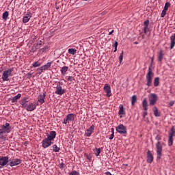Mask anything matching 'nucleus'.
I'll return each mask as SVG.
<instances>
[{"mask_svg": "<svg viewBox=\"0 0 175 175\" xmlns=\"http://www.w3.org/2000/svg\"><path fill=\"white\" fill-rule=\"evenodd\" d=\"M53 62H49L45 65H42V66H40L38 70H41V72L46 71V70H49V68H51V65L53 64Z\"/></svg>", "mask_w": 175, "mask_h": 175, "instance_id": "nucleus-17", "label": "nucleus"}, {"mask_svg": "<svg viewBox=\"0 0 175 175\" xmlns=\"http://www.w3.org/2000/svg\"><path fill=\"white\" fill-rule=\"evenodd\" d=\"M113 46L115 47V50H113V52L116 53V51H117L118 44H114Z\"/></svg>", "mask_w": 175, "mask_h": 175, "instance_id": "nucleus-45", "label": "nucleus"}, {"mask_svg": "<svg viewBox=\"0 0 175 175\" xmlns=\"http://www.w3.org/2000/svg\"><path fill=\"white\" fill-rule=\"evenodd\" d=\"M159 85V78L157 77L154 80V86L157 87Z\"/></svg>", "mask_w": 175, "mask_h": 175, "instance_id": "nucleus-32", "label": "nucleus"}, {"mask_svg": "<svg viewBox=\"0 0 175 175\" xmlns=\"http://www.w3.org/2000/svg\"><path fill=\"white\" fill-rule=\"evenodd\" d=\"M95 129V124H92L90 127L85 131V136L90 137L92 135V133Z\"/></svg>", "mask_w": 175, "mask_h": 175, "instance_id": "nucleus-15", "label": "nucleus"}, {"mask_svg": "<svg viewBox=\"0 0 175 175\" xmlns=\"http://www.w3.org/2000/svg\"><path fill=\"white\" fill-rule=\"evenodd\" d=\"M111 133L113 135V136H115V129H111Z\"/></svg>", "mask_w": 175, "mask_h": 175, "instance_id": "nucleus-48", "label": "nucleus"}, {"mask_svg": "<svg viewBox=\"0 0 175 175\" xmlns=\"http://www.w3.org/2000/svg\"><path fill=\"white\" fill-rule=\"evenodd\" d=\"M1 165H0V170H1Z\"/></svg>", "mask_w": 175, "mask_h": 175, "instance_id": "nucleus-55", "label": "nucleus"}, {"mask_svg": "<svg viewBox=\"0 0 175 175\" xmlns=\"http://www.w3.org/2000/svg\"><path fill=\"white\" fill-rule=\"evenodd\" d=\"M123 58H124V51H122L119 57L120 63H122V62L123 61Z\"/></svg>", "mask_w": 175, "mask_h": 175, "instance_id": "nucleus-39", "label": "nucleus"}, {"mask_svg": "<svg viewBox=\"0 0 175 175\" xmlns=\"http://www.w3.org/2000/svg\"><path fill=\"white\" fill-rule=\"evenodd\" d=\"M36 109V104L33 103H28L27 107V111H33Z\"/></svg>", "mask_w": 175, "mask_h": 175, "instance_id": "nucleus-18", "label": "nucleus"}, {"mask_svg": "<svg viewBox=\"0 0 175 175\" xmlns=\"http://www.w3.org/2000/svg\"><path fill=\"white\" fill-rule=\"evenodd\" d=\"M151 62H152V63H153V62H154V57H152V58L151 59Z\"/></svg>", "mask_w": 175, "mask_h": 175, "instance_id": "nucleus-53", "label": "nucleus"}, {"mask_svg": "<svg viewBox=\"0 0 175 175\" xmlns=\"http://www.w3.org/2000/svg\"><path fill=\"white\" fill-rule=\"evenodd\" d=\"M59 167L63 170V168H64V163H61L59 165Z\"/></svg>", "mask_w": 175, "mask_h": 175, "instance_id": "nucleus-42", "label": "nucleus"}, {"mask_svg": "<svg viewBox=\"0 0 175 175\" xmlns=\"http://www.w3.org/2000/svg\"><path fill=\"white\" fill-rule=\"evenodd\" d=\"M21 97V94H18L16 96H14L12 99V103H15V102H17V100H19Z\"/></svg>", "mask_w": 175, "mask_h": 175, "instance_id": "nucleus-27", "label": "nucleus"}, {"mask_svg": "<svg viewBox=\"0 0 175 175\" xmlns=\"http://www.w3.org/2000/svg\"><path fill=\"white\" fill-rule=\"evenodd\" d=\"M65 93H66V89H63L60 85H56L55 94L57 95H63V94Z\"/></svg>", "mask_w": 175, "mask_h": 175, "instance_id": "nucleus-14", "label": "nucleus"}, {"mask_svg": "<svg viewBox=\"0 0 175 175\" xmlns=\"http://www.w3.org/2000/svg\"><path fill=\"white\" fill-rule=\"evenodd\" d=\"M175 136V129L172 127L171 132L169 133L168 146L172 147L173 146V137Z\"/></svg>", "mask_w": 175, "mask_h": 175, "instance_id": "nucleus-9", "label": "nucleus"}, {"mask_svg": "<svg viewBox=\"0 0 175 175\" xmlns=\"http://www.w3.org/2000/svg\"><path fill=\"white\" fill-rule=\"evenodd\" d=\"M68 53L72 54V55H75V54H77V49H73V48H70L68 49Z\"/></svg>", "mask_w": 175, "mask_h": 175, "instance_id": "nucleus-30", "label": "nucleus"}, {"mask_svg": "<svg viewBox=\"0 0 175 175\" xmlns=\"http://www.w3.org/2000/svg\"><path fill=\"white\" fill-rule=\"evenodd\" d=\"M156 140H158L159 142L156 144V151L157 153V159H161L163 155V146L161 144V142H159V140H161V137L160 135L156 136Z\"/></svg>", "mask_w": 175, "mask_h": 175, "instance_id": "nucleus-3", "label": "nucleus"}, {"mask_svg": "<svg viewBox=\"0 0 175 175\" xmlns=\"http://www.w3.org/2000/svg\"><path fill=\"white\" fill-rule=\"evenodd\" d=\"M153 111H154V115L155 116V117H160L161 113L157 107H154Z\"/></svg>", "mask_w": 175, "mask_h": 175, "instance_id": "nucleus-28", "label": "nucleus"}, {"mask_svg": "<svg viewBox=\"0 0 175 175\" xmlns=\"http://www.w3.org/2000/svg\"><path fill=\"white\" fill-rule=\"evenodd\" d=\"M174 47V44H171L170 49H173Z\"/></svg>", "mask_w": 175, "mask_h": 175, "instance_id": "nucleus-52", "label": "nucleus"}, {"mask_svg": "<svg viewBox=\"0 0 175 175\" xmlns=\"http://www.w3.org/2000/svg\"><path fill=\"white\" fill-rule=\"evenodd\" d=\"M158 100V96L156 94H150L149 96L150 105H154Z\"/></svg>", "mask_w": 175, "mask_h": 175, "instance_id": "nucleus-11", "label": "nucleus"}, {"mask_svg": "<svg viewBox=\"0 0 175 175\" xmlns=\"http://www.w3.org/2000/svg\"><path fill=\"white\" fill-rule=\"evenodd\" d=\"M14 68H9L8 70H6L5 71H3L2 79L3 81H9L10 79L9 77L12 76V72L13 71Z\"/></svg>", "mask_w": 175, "mask_h": 175, "instance_id": "nucleus-5", "label": "nucleus"}, {"mask_svg": "<svg viewBox=\"0 0 175 175\" xmlns=\"http://www.w3.org/2000/svg\"><path fill=\"white\" fill-rule=\"evenodd\" d=\"M85 157L87 158V159L90 161H92V154L91 153L88 154V153H85Z\"/></svg>", "mask_w": 175, "mask_h": 175, "instance_id": "nucleus-35", "label": "nucleus"}, {"mask_svg": "<svg viewBox=\"0 0 175 175\" xmlns=\"http://www.w3.org/2000/svg\"><path fill=\"white\" fill-rule=\"evenodd\" d=\"M68 66H63L61 69V73L62 76H65L66 72L68 71Z\"/></svg>", "mask_w": 175, "mask_h": 175, "instance_id": "nucleus-24", "label": "nucleus"}, {"mask_svg": "<svg viewBox=\"0 0 175 175\" xmlns=\"http://www.w3.org/2000/svg\"><path fill=\"white\" fill-rule=\"evenodd\" d=\"M124 113V105H123V104H120V107H119V115H120V118H122Z\"/></svg>", "mask_w": 175, "mask_h": 175, "instance_id": "nucleus-22", "label": "nucleus"}, {"mask_svg": "<svg viewBox=\"0 0 175 175\" xmlns=\"http://www.w3.org/2000/svg\"><path fill=\"white\" fill-rule=\"evenodd\" d=\"M137 96L136 95H133V97H132V105H134L135 103H136L137 102Z\"/></svg>", "mask_w": 175, "mask_h": 175, "instance_id": "nucleus-36", "label": "nucleus"}, {"mask_svg": "<svg viewBox=\"0 0 175 175\" xmlns=\"http://www.w3.org/2000/svg\"><path fill=\"white\" fill-rule=\"evenodd\" d=\"M113 32H114V29H112L111 31H109V36H111V34H113Z\"/></svg>", "mask_w": 175, "mask_h": 175, "instance_id": "nucleus-50", "label": "nucleus"}, {"mask_svg": "<svg viewBox=\"0 0 175 175\" xmlns=\"http://www.w3.org/2000/svg\"><path fill=\"white\" fill-rule=\"evenodd\" d=\"M31 17V16L29 14H25V16H24L23 19V23H28Z\"/></svg>", "mask_w": 175, "mask_h": 175, "instance_id": "nucleus-26", "label": "nucleus"}, {"mask_svg": "<svg viewBox=\"0 0 175 175\" xmlns=\"http://www.w3.org/2000/svg\"><path fill=\"white\" fill-rule=\"evenodd\" d=\"M104 92L106 93V96L111 97V85L109 83H105L104 86Z\"/></svg>", "mask_w": 175, "mask_h": 175, "instance_id": "nucleus-13", "label": "nucleus"}, {"mask_svg": "<svg viewBox=\"0 0 175 175\" xmlns=\"http://www.w3.org/2000/svg\"><path fill=\"white\" fill-rule=\"evenodd\" d=\"M9 163H10V159L8 157H3V156L0 157V165L1 168L5 166V165H7V166H9L10 165Z\"/></svg>", "mask_w": 175, "mask_h": 175, "instance_id": "nucleus-6", "label": "nucleus"}, {"mask_svg": "<svg viewBox=\"0 0 175 175\" xmlns=\"http://www.w3.org/2000/svg\"><path fill=\"white\" fill-rule=\"evenodd\" d=\"M149 24H150V21L148 19L144 21L143 31L145 33V34H147V33L150 31Z\"/></svg>", "mask_w": 175, "mask_h": 175, "instance_id": "nucleus-16", "label": "nucleus"}, {"mask_svg": "<svg viewBox=\"0 0 175 175\" xmlns=\"http://www.w3.org/2000/svg\"><path fill=\"white\" fill-rule=\"evenodd\" d=\"M174 104V102L173 100H171V102H170V107H173Z\"/></svg>", "mask_w": 175, "mask_h": 175, "instance_id": "nucleus-47", "label": "nucleus"}, {"mask_svg": "<svg viewBox=\"0 0 175 175\" xmlns=\"http://www.w3.org/2000/svg\"><path fill=\"white\" fill-rule=\"evenodd\" d=\"M51 150H53L55 152H58L60 150V148L57 146V144H53L51 148Z\"/></svg>", "mask_w": 175, "mask_h": 175, "instance_id": "nucleus-25", "label": "nucleus"}, {"mask_svg": "<svg viewBox=\"0 0 175 175\" xmlns=\"http://www.w3.org/2000/svg\"><path fill=\"white\" fill-rule=\"evenodd\" d=\"M94 154L96 156H99L100 154V148H96L94 149Z\"/></svg>", "mask_w": 175, "mask_h": 175, "instance_id": "nucleus-33", "label": "nucleus"}, {"mask_svg": "<svg viewBox=\"0 0 175 175\" xmlns=\"http://www.w3.org/2000/svg\"><path fill=\"white\" fill-rule=\"evenodd\" d=\"M75 114H74V113L67 114L66 117L64 118V119L63 124H66L69 122H73V120H75Z\"/></svg>", "mask_w": 175, "mask_h": 175, "instance_id": "nucleus-10", "label": "nucleus"}, {"mask_svg": "<svg viewBox=\"0 0 175 175\" xmlns=\"http://www.w3.org/2000/svg\"><path fill=\"white\" fill-rule=\"evenodd\" d=\"M105 174L106 175H113V174H111V172H106Z\"/></svg>", "mask_w": 175, "mask_h": 175, "instance_id": "nucleus-49", "label": "nucleus"}, {"mask_svg": "<svg viewBox=\"0 0 175 175\" xmlns=\"http://www.w3.org/2000/svg\"><path fill=\"white\" fill-rule=\"evenodd\" d=\"M147 115H148V112H147V111H145L144 112V115H143L144 118H145L146 116H147Z\"/></svg>", "mask_w": 175, "mask_h": 175, "instance_id": "nucleus-46", "label": "nucleus"}, {"mask_svg": "<svg viewBox=\"0 0 175 175\" xmlns=\"http://www.w3.org/2000/svg\"><path fill=\"white\" fill-rule=\"evenodd\" d=\"M45 96H46V92H44L42 95L39 96L38 101L40 102V103H41V104L44 103Z\"/></svg>", "mask_w": 175, "mask_h": 175, "instance_id": "nucleus-21", "label": "nucleus"}, {"mask_svg": "<svg viewBox=\"0 0 175 175\" xmlns=\"http://www.w3.org/2000/svg\"><path fill=\"white\" fill-rule=\"evenodd\" d=\"M46 136L47 137L42 140V147L44 149L51 147V144L53 143L54 139H55L57 136V132L51 131V132L46 133Z\"/></svg>", "mask_w": 175, "mask_h": 175, "instance_id": "nucleus-1", "label": "nucleus"}, {"mask_svg": "<svg viewBox=\"0 0 175 175\" xmlns=\"http://www.w3.org/2000/svg\"><path fill=\"white\" fill-rule=\"evenodd\" d=\"M153 77H154V73L152 72L151 66H150L148 68V72L147 75H146V81H147V83H146L147 86H148V87L152 86Z\"/></svg>", "mask_w": 175, "mask_h": 175, "instance_id": "nucleus-4", "label": "nucleus"}, {"mask_svg": "<svg viewBox=\"0 0 175 175\" xmlns=\"http://www.w3.org/2000/svg\"><path fill=\"white\" fill-rule=\"evenodd\" d=\"M22 163V160L19 158H14L13 159H9V165L12 167L13 166H16L17 165H20Z\"/></svg>", "mask_w": 175, "mask_h": 175, "instance_id": "nucleus-7", "label": "nucleus"}, {"mask_svg": "<svg viewBox=\"0 0 175 175\" xmlns=\"http://www.w3.org/2000/svg\"><path fill=\"white\" fill-rule=\"evenodd\" d=\"M40 68H38L37 69V71H39V74L41 75V73H42L43 71H42V70H39Z\"/></svg>", "mask_w": 175, "mask_h": 175, "instance_id": "nucleus-51", "label": "nucleus"}, {"mask_svg": "<svg viewBox=\"0 0 175 175\" xmlns=\"http://www.w3.org/2000/svg\"><path fill=\"white\" fill-rule=\"evenodd\" d=\"M170 40H171V44H175V34H173L170 37Z\"/></svg>", "mask_w": 175, "mask_h": 175, "instance_id": "nucleus-37", "label": "nucleus"}, {"mask_svg": "<svg viewBox=\"0 0 175 175\" xmlns=\"http://www.w3.org/2000/svg\"><path fill=\"white\" fill-rule=\"evenodd\" d=\"M40 65H42V63H40V62L38 60H37V62H34V63H33V68H38V66H40Z\"/></svg>", "mask_w": 175, "mask_h": 175, "instance_id": "nucleus-31", "label": "nucleus"}, {"mask_svg": "<svg viewBox=\"0 0 175 175\" xmlns=\"http://www.w3.org/2000/svg\"><path fill=\"white\" fill-rule=\"evenodd\" d=\"M142 105L144 107V110L146 111H148V102L147 100V98H144Z\"/></svg>", "mask_w": 175, "mask_h": 175, "instance_id": "nucleus-20", "label": "nucleus"}, {"mask_svg": "<svg viewBox=\"0 0 175 175\" xmlns=\"http://www.w3.org/2000/svg\"><path fill=\"white\" fill-rule=\"evenodd\" d=\"M8 16H9V12L8 11H5L2 15V18L3 19H4L5 21H6L8 18Z\"/></svg>", "mask_w": 175, "mask_h": 175, "instance_id": "nucleus-29", "label": "nucleus"}, {"mask_svg": "<svg viewBox=\"0 0 175 175\" xmlns=\"http://www.w3.org/2000/svg\"><path fill=\"white\" fill-rule=\"evenodd\" d=\"M170 5H171V4L170 3V2H166V3H165L164 8H165V11L166 13L168 10V8L170 7Z\"/></svg>", "mask_w": 175, "mask_h": 175, "instance_id": "nucleus-34", "label": "nucleus"}, {"mask_svg": "<svg viewBox=\"0 0 175 175\" xmlns=\"http://www.w3.org/2000/svg\"><path fill=\"white\" fill-rule=\"evenodd\" d=\"M163 50H160L158 55V61L161 62L163 59Z\"/></svg>", "mask_w": 175, "mask_h": 175, "instance_id": "nucleus-23", "label": "nucleus"}, {"mask_svg": "<svg viewBox=\"0 0 175 175\" xmlns=\"http://www.w3.org/2000/svg\"><path fill=\"white\" fill-rule=\"evenodd\" d=\"M47 49H49V46H44V48H42L41 51H46Z\"/></svg>", "mask_w": 175, "mask_h": 175, "instance_id": "nucleus-43", "label": "nucleus"}, {"mask_svg": "<svg viewBox=\"0 0 175 175\" xmlns=\"http://www.w3.org/2000/svg\"><path fill=\"white\" fill-rule=\"evenodd\" d=\"M113 137H114V135L111 133V135L109 136V140H113Z\"/></svg>", "mask_w": 175, "mask_h": 175, "instance_id": "nucleus-44", "label": "nucleus"}, {"mask_svg": "<svg viewBox=\"0 0 175 175\" xmlns=\"http://www.w3.org/2000/svg\"><path fill=\"white\" fill-rule=\"evenodd\" d=\"M116 131L120 133V134H126V127L124 124H120L116 126Z\"/></svg>", "mask_w": 175, "mask_h": 175, "instance_id": "nucleus-12", "label": "nucleus"}, {"mask_svg": "<svg viewBox=\"0 0 175 175\" xmlns=\"http://www.w3.org/2000/svg\"><path fill=\"white\" fill-rule=\"evenodd\" d=\"M11 126L9 122H5L0 126V139L5 140L7 137L6 134L11 132Z\"/></svg>", "mask_w": 175, "mask_h": 175, "instance_id": "nucleus-2", "label": "nucleus"}, {"mask_svg": "<svg viewBox=\"0 0 175 175\" xmlns=\"http://www.w3.org/2000/svg\"><path fill=\"white\" fill-rule=\"evenodd\" d=\"M154 161V157L152 153L151 152V151H150V150L148 151L147 152V161L148 163H152V161Z\"/></svg>", "mask_w": 175, "mask_h": 175, "instance_id": "nucleus-19", "label": "nucleus"}, {"mask_svg": "<svg viewBox=\"0 0 175 175\" xmlns=\"http://www.w3.org/2000/svg\"><path fill=\"white\" fill-rule=\"evenodd\" d=\"M174 135H175V129H174Z\"/></svg>", "mask_w": 175, "mask_h": 175, "instance_id": "nucleus-56", "label": "nucleus"}, {"mask_svg": "<svg viewBox=\"0 0 175 175\" xmlns=\"http://www.w3.org/2000/svg\"><path fill=\"white\" fill-rule=\"evenodd\" d=\"M114 44H118V42H117V41H115Z\"/></svg>", "mask_w": 175, "mask_h": 175, "instance_id": "nucleus-54", "label": "nucleus"}, {"mask_svg": "<svg viewBox=\"0 0 175 175\" xmlns=\"http://www.w3.org/2000/svg\"><path fill=\"white\" fill-rule=\"evenodd\" d=\"M68 175H80V173L77 171H72L68 173Z\"/></svg>", "mask_w": 175, "mask_h": 175, "instance_id": "nucleus-38", "label": "nucleus"}, {"mask_svg": "<svg viewBox=\"0 0 175 175\" xmlns=\"http://www.w3.org/2000/svg\"><path fill=\"white\" fill-rule=\"evenodd\" d=\"M29 102V97L25 96L22 100L20 101L21 107L23 109H26L27 110V107H28V103Z\"/></svg>", "mask_w": 175, "mask_h": 175, "instance_id": "nucleus-8", "label": "nucleus"}, {"mask_svg": "<svg viewBox=\"0 0 175 175\" xmlns=\"http://www.w3.org/2000/svg\"><path fill=\"white\" fill-rule=\"evenodd\" d=\"M167 14L166 11H165V8L164 7V9L163 10L162 12H161V17L163 18L165 17V14Z\"/></svg>", "mask_w": 175, "mask_h": 175, "instance_id": "nucleus-40", "label": "nucleus"}, {"mask_svg": "<svg viewBox=\"0 0 175 175\" xmlns=\"http://www.w3.org/2000/svg\"><path fill=\"white\" fill-rule=\"evenodd\" d=\"M67 80H68V81L72 82V81H73V80H75V78H74V77L69 76V77H68Z\"/></svg>", "mask_w": 175, "mask_h": 175, "instance_id": "nucleus-41", "label": "nucleus"}]
</instances>
